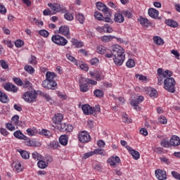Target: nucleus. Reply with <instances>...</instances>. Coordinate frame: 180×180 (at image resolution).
<instances>
[{
	"label": "nucleus",
	"mask_w": 180,
	"mask_h": 180,
	"mask_svg": "<svg viewBox=\"0 0 180 180\" xmlns=\"http://www.w3.org/2000/svg\"><path fill=\"white\" fill-rule=\"evenodd\" d=\"M23 88H32V83L29 81V80H25L24 83H23Z\"/></svg>",
	"instance_id": "5fc2aeb1"
},
{
	"label": "nucleus",
	"mask_w": 180,
	"mask_h": 180,
	"mask_svg": "<svg viewBox=\"0 0 180 180\" xmlns=\"http://www.w3.org/2000/svg\"><path fill=\"white\" fill-rule=\"evenodd\" d=\"M4 88L6 89V91H8L9 92H18V87L10 82L6 84Z\"/></svg>",
	"instance_id": "f3484780"
},
{
	"label": "nucleus",
	"mask_w": 180,
	"mask_h": 180,
	"mask_svg": "<svg viewBox=\"0 0 180 180\" xmlns=\"http://www.w3.org/2000/svg\"><path fill=\"white\" fill-rule=\"evenodd\" d=\"M25 140V144L26 146H29L30 147H36V141L30 140V139L27 138L24 139Z\"/></svg>",
	"instance_id": "c85d7f7f"
},
{
	"label": "nucleus",
	"mask_w": 180,
	"mask_h": 180,
	"mask_svg": "<svg viewBox=\"0 0 180 180\" xmlns=\"http://www.w3.org/2000/svg\"><path fill=\"white\" fill-rule=\"evenodd\" d=\"M108 162L111 165V167L116 168V165H119V164H120V158L117 156H112L111 158L108 160Z\"/></svg>",
	"instance_id": "4468645a"
},
{
	"label": "nucleus",
	"mask_w": 180,
	"mask_h": 180,
	"mask_svg": "<svg viewBox=\"0 0 180 180\" xmlns=\"http://www.w3.org/2000/svg\"><path fill=\"white\" fill-rule=\"evenodd\" d=\"M82 110L84 115H94V108L88 104H84L82 106Z\"/></svg>",
	"instance_id": "2eb2a0df"
},
{
	"label": "nucleus",
	"mask_w": 180,
	"mask_h": 180,
	"mask_svg": "<svg viewBox=\"0 0 180 180\" xmlns=\"http://www.w3.org/2000/svg\"><path fill=\"white\" fill-rule=\"evenodd\" d=\"M32 158H34V160H37V161L40 160H43V156H41V155H40L37 152H34L32 154Z\"/></svg>",
	"instance_id": "79ce46f5"
},
{
	"label": "nucleus",
	"mask_w": 180,
	"mask_h": 180,
	"mask_svg": "<svg viewBox=\"0 0 180 180\" xmlns=\"http://www.w3.org/2000/svg\"><path fill=\"white\" fill-rule=\"evenodd\" d=\"M81 92H88L89 91V87L88 86V83L82 84L79 86Z\"/></svg>",
	"instance_id": "f704fd0d"
},
{
	"label": "nucleus",
	"mask_w": 180,
	"mask_h": 180,
	"mask_svg": "<svg viewBox=\"0 0 180 180\" xmlns=\"http://www.w3.org/2000/svg\"><path fill=\"white\" fill-rule=\"evenodd\" d=\"M37 165L39 168H41V169H44V168H47V164H46V162L43 161L42 160H39L38 161Z\"/></svg>",
	"instance_id": "58836bf2"
},
{
	"label": "nucleus",
	"mask_w": 180,
	"mask_h": 180,
	"mask_svg": "<svg viewBox=\"0 0 180 180\" xmlns=\"http://www.w3.org/2000/svg\"><path fill=\"white\" fill-rule=\"evenodd\" d=\"M93 153H94V155H95V154H99L100 155H103V149L97 148V149H95L94 151H93Z\"/></svg>",
	"instance_id": "69168bd1"
},
{
	"label": "nucleus",
	"mask_w": 180,
	"mask_h": 180,
	"mask_svg": "<svg viewBox=\"0 0 180 180\" xmlns=\"http://www.w3.org/2000/svg\"><path fill=\"white\" fill-rule=\"evenodd\" d=\"M105 57H107V58H112V57H113V53L112 51V49L110 50L108 49L106 51Z\"/></svg>",
	"instance_id": "0e129e2a"
},
{
	"label": "nucleus",
	"mask_w": 180,
	"mask_h": 180,
	"mask_svg": "<svg viewBox=\"0 0 180 180\" xmlns=\"http://www.w3.org/2000/svg\"><path fill=\"white\" fill-rule=\"evenodd\" d=\"M168 77H172V72L169 70H165L164 72V75L158 76V84L162 85V82L164 79H167Z\"/></svg>",
	"instance_id": "9d476101"
},
{
	"label": "nucleus",
	"mask_w": 180,
	"mask_h": 180,
	"mask_svg": "<svg viewBox=\"0 0 180 180\" xmlns=\"http://www.w3.org/2000/svg\"><path fill=\"white\" fill-rule=\"evenodd\" d=\"M65 13L64 15V18L65 19H66V20H74V15H72V14H71V13L68 12V11H67L66 9V12L63 13Z\"/></svg>",
	"instance_id": "7c9ffc66"
},
{
	"label": "nucleus",
	"mask_w": 180,
	"mask_h": 180,
	"mask_svg": "<svg viewBox=\"0 0 180 180\" xmlns=\"http://www.w3.org/2000/svg\"><path fill=\"white\" fill-rule=\"evenodd\" d=\"M153 41L155 44H158L159 46H162V44H164V40L160 37H155L153 38Z\"/></svg>",
	"instance_id": "473e14b6"
},
{
	"label": "nucleus",
	"mask_w": 180,
	"mask_h": 180,
	"mask_svg": "<svg viewBox=\"0 0 180 180\" xmlns=\"http://www.w3.org/2000/svg\"><path fill=\"white\" fill-rule=\"evenodd\" d=\"M136 78H137L138 79H139V81H142V82H144V81H147V77L143 75H140V74H136L135 75Z\"/></svg>",
	"instance_id": "09e8293b"
},
{
	"label": "nucleus",
	"mask_w": 180,
	"mask_h": 180,
	"mask_svg": "<svg viewBox=\"0 0 180 180\" xmlns=\"http://www.w3.org/2000/svg\"><path fill=\"white\" fill-rule=\"evenodd\" d=\"M122 15L126 16V18H128L130 19L131 18V13L129 11H122Z\"/></svg>",
	"instance_id": "4d7b16f0"
},
{
	"label": "nucleus",
	"mask_w": 180,
	"mask_h": 180,
	"mask_svg": "<svg viewBox=\"0 0 180 180\" xmlns=\"http://www.w3.org/2000/svg\"><path fill=\"white\" fill-rule=\"evenodd\" d=\"M176 84V82L174 77H167V78L164 79V88L167 92L171 94H175V91H176L175 89Z\"/></svg>",
	"instance_id": "f03ea898"
},
{
	"label": "nucleus",
	"mask_w": 180,
	"mask_h": 180,
	"mask_svg": "<svg viewBox=\"0 0 180 180\" xmlns=\"http://www.w3.org/2000/svg\"><path fill=\"white\" fill-rule=\"evenodd\" d=\"M149 96H150V98H157V96H158L157 90H151L149 94Z\"/></svg>",
	"instance_id": "052dcab7"
},
{
	"label": "nucleus",
	"mask_w": 180,
	"mask_h": 180,
	"mask_svg": "<svg viewBox=\"0 0 180 180\" xmlns=\"http://www.w3.org/2000/svg\"><path fill=\"white\" fill-rule=\"evenodd\" d=\"M158 122L159 123H161V124H167L168 120H167V117H165V116L161 115L158 118Z\"/></svg>",
	"instance_id": "49530a36"
},
{
	"label": "nucleus",
	"mask_w": 180,
	"mask_h": 180,
	"mask_svg": "<svg viewBox=\"0 0 180 180\" xmlns=\"http://www.w3.org/2000/svg\"><path fill=\"white\" fill-rule=\"evenodd\" d=\"M126 65L128 67V68H133V67L136 66V62H134V60L133 59H129L126 63Z\"/></svg>",
	"instance_id": "ea45409f"
},
{
	"label": "nucleus",
	"mask_w": 180,
	"mask_h": 180,
	"mask_svg": "<svg viewBox=\"0 0 180 180\" xmlns=\"http://www.w3.org/2000/svg\"><path fill=\"white\" fill-rule=\"evenodd\" d=\"M22 98L25 102H28V103H32V102H36L37 93L34 90L32 91H27L24 93Z\"/></svg>",
	"instance_id": "39448f33"
},
{
	"label": "nucleus",
	"mask_w": 180,
	"mask_h": 180,
	"mask_svg": "<svg viewBox=\"0 0 180 180\" xmlns=\"http://www.w3.org/2000/svg\"><path fill=\"white\" fill-rule=\"evenodd\" d=\"M28 61L30 64H32V65H35V64H37V58L34 56H31L30 58L28 59Z\"/></svg>",
	"instance_id": "37998d69"
},
{
	"label": "nucleus",
	"mask_w": 180,
	"mask_h": 180,
	"mask_svg": "<svg viewBox=\"0 0 180 180\" xmlns=\"http://www.w3.org/2000/svg\"><path fill=\"white\" fill-rule=\"evenodd\" d=\"M155 174L156 178H158L159 180H164L167 178V172L165 170H155Z\"/></svg>",
	"instance_id": "dca6fc26"
},
{
	"label": "nucleus",
	"mask_w": 180,
	"mask_h": 180,
	"mask_svg": "<svg viewBox=\"0 0 180 180\" xmlns=\"http://www.w3.org/2000/svg\"><path fill=\"white\" fill-rule=\"evenodd\" d=\"M144 101V97L139 96L136 100L132 99L131 101V105L136 110H140V107H139V103H141Z\"/></svg>",
	"instance_id": "9b49d317"
},
{
	"label": "nucleus",
	"mask_w": 180,
	"mask_h": 180,
	"mask_svg": "<svg viewBox=\"0 0 180 180\" xmlns=\"http://www.w3.org/2000/svg\"><path fill=\"white\" fill-rule=\"evenodd\" d=\"M59 33L65 36L67 39H71V35H70V28L66 25H63L59 28Z\"/></svg>",
	"instance_id": "ddd939ff"
},
{
	"label": "nucleus",
	"mask_w": 180,
	"mask_h": 180,
	"mask_svg": "<svg viewBox=\"0 0 180 180\" xmlns=\"http://www.w3.org/2000/svg\"><path fill=\"white\" fill-rule=\"evenodd\" d=\"M110 50L112 51L113 56L124 54V49L118 44L112 45Z\"/></svg>",
	"instance_id": "6e6552de"
},
{
	"label": "nucleus",
	"mask_w": 180,
	"mask_h": 180,
	"mask_svg": "<svg viewBox=\"0 0 180 180\" xmlns=\"http://www.w3.org/2000/svg\"><path fill=\"white\" fill-rule=\"evenodd\" d=\"M166 25L169 26L170 27H178L179 25L178 22L174 20L168 19L165 20Z\"/></svg>",
	"instance_id": "393cba45"
},
{
	"label": "nucleus",
	"mask_w": 180,
	"mask_h": 180,
	"mask_svg": "<svg viewBox=\"0 0 180 180\" xmlns=\"http://www.w3.org/2000/svg\"><path fill=\"white\" fill-rule=\"evenodd\" d=\"M14 137H16V139H19L20 140H24L27 139V136L23 134L20 131H16L13 134Z\"/></svg>",
	"instance_id": "a878e982"
},
{
	"label": "nucleus",
	"mask_w": 180,
	"mask_h": 180,
	"mask_svg": "<svg viewBox=\"0 0 180 180\" xmlns=\"http://www.w3.org/2000/svg\"><path fill=\"white\" fill-rule=\"evenodd\" d=\"M64 119V117L63 116V114L58 113L55 115L53 120L55 124H60L61 123V121Z\"/></svg>",
	"instance_id": "4be33fe9"
},
{
	"label": "nucleus",
	"mask_w": 180,
	"mask_h": 180,
	"mask_svg": "<svg viewBox=\"0 0 180 180\" xmlns=\"http://www.w3.org/2000/svg\"><path fill=\"white\" fill-rule=\"evenodd\" d=\"M60 147V143L57 141H53L48 144V148L49 150H57Z\"/></svg>",
	"instance_id": "5701e85b"
},
{
	"label": "nucleus",
	"mask_w": 180,
	"mask_h": 180,
	"mask_svg": "<svg viewBox=\"0 0 180 180\" xmlns=\"http://www.w3.org/2000/svg\"><path fill=\"white\" fill-rule=\"evenodd\" d=\"M96 6L97 9L98 11H101L103 13H105V14L110 13V11L108 8V6H106V5H105V4H103L102 2H97L96 4Z\"/></svg>",
	"instance_id": "f8f14e48"
},
{
	"label": "nucleus",
	"mask_w": 180,
	"mask_h": 180,
	"mask_svg": "<svg viewBox=\"0 0 180 180\" xmlns=\"http://www.w3.org/2000/svg\"><path fill=\"white\" fill-rule=\"evenodd\" d=\"M58 129H60V131H67V124L61 123L58 126Z\"/></svg>",
	"instance_id": "603ef678"
},
{
	"label": "nucleus",
	"mask_w": 180,
	"mask_h": 180,
	"mask_svg": "<svg viewBox=\"0 0 180 180\" xmlns=\"http://www.w3.org/2000/svg\"><path fill=\"white\" fill-rule=\"evenodd\" d=\"M79 140L81 143H89L91 141V136L86 131H82L79 134Z\"/></svg>",
	"instance_id": "0eeeda50"
},
{
	"label": "nucleus",
	"mask_w": 180,
	"mask_h": 180,
	"mask_svg": "<svg viewBox=\"0 0 180 180\" xmlns=\"http://www.w3.org/2000/svg\"><path fill=\"white\" fill-rule=\"evenodd\" d=\"M13 79V82H15V84H16V85H18V86H23V82L22 81V79H20V78L14 77Z\"/></svg>",
	"instance_id": "c03bdc74"
},
{
	"label": "nucleus",
	"mask_w": 180,
	"mask_h": 180,
	"mask_svg": "<svg viewBox=\"0 0 180 180\" xmlns=\"http://www.w3.org/2000/svg\"><path fill=\"white\" fill-rule=\"evenodd\" d=\"M122 122L124 123H128L129 124V123H131L132 120H131V119H129V117H127V115L125 114V115H124L122 117Z\"/></svg>",
	"instance_id": "680f3d73"
},
{
	"label": "nucleus",
	"mask_w": 180,
	"mask_h": 180,
	"mask_svg": "<svg viewBox=\"0 0 180 180\" xmlns=\"http://www.w3.org/2000/svg\"><path fill=\"white\" fill-rule=\"evenodd\" d=\"M172 175L174 178H175V179H179L180 180V174L175 172V171H173L172 172Z\"/></svg>",
	"instance_id": "338daca9"
},
{
	"label": "nucleus",
	"mask_w": 180,
	"mask_h": 180,
	"mask_svg": "<svg viewBox=\"0 0 180 180\" xmlns=\"http://www.w3.org/2000/svg\"><path fill=\"white\" fill-rule=\"evenodd\" d=\"M126 148L128 150L134 160H139V158H140V153H139V151L134 150L130 146H126Z\"/></svg>",
	"instance_id": "a211bd4d"
},
{
	"label": "nucleus",
	"mask_w": 180,
	"mask_h": 180,
	"mask_svg": "<svg viewBox=\"0 0 180 180\" xmlns=\"http://www.w3.org/2000/svg\"><path fill=\"white\" fill-rule=\"evenodd\" d=\"M114 20L116 23H123V22H124V17L123 14L117 13L115 14Z\"/></svg>",
	"instance_id": "aec40b11"
},
{
	"label": "nucleus",
	"mask_w": 180,
	"mask_h": 180,
	"mask_svg": "<svg viewBox=\"0 0 180 180\" xmlns=\"http://www.w3.org/2000/svg\"><path fill=\"white\" fill-rule=\"evenodd\" d=\"M113 39H116V37L111 35H104L101 37V41H104L105 43H109V41H110V40H113Z\"/></svg>",
	"instance_id": "cd10ccee"
},
{
	"label": "nucleus",
	"mask_w": 180,
	"mask_h": 180,
	"mask_svg": "<svg viewBox=\"0 0 180 180\" xmlns=\"http://www.w3.org/2000/svg\"><path fill=\"white\" fill-rule=\"evenodd\" d=\"M56 75L54 72H47L46 73V78L42 82V86L46 88V89H54L56 86H57V82L54 81V78H56Z\"/></svg>",
	"instance_id": "f257e3e1"
},
{
	"label": "nucleus",
	"mask_w": 180,
	"mask_h": 180,
	"mask_svg": "<svg viewBox=\"0 0 180 180\" xmlns=\"http://www.w3.org/2000/svg\"><path fill=\"white\" fill-rule=\"evenodd\" d=\"M71 42L72 43L73 46H75L77 49H81V47L84 46V44L78 41V39H72Z\"/></svg>",
	"instance_id": "bb28decb"
},
{
	"label": "nucleus",
	"mask_w": 180,
	"mask_h": 180,
	"mask_svg": "<svg viewBox=\"0 0 180 180\" xmlns=\"http://www.w3.org/2000/svg\"><path fill=\"white\" fill-rule=\"evenodd\" d=\"M41 134L42 136H46V137H50V136H51V133L47 129H42Z\"/></svg>",
	"instance_id": "6e6d98bb"
},
{
	"label": "nucleus",
	"mask_w": 180,
	"mask_h": 180,
	"mask_svg": "<svg viewBox=\"0 0 180 180\" xmlns=\"http://www.w3.org/2000/svg\"><path fill=\"white\" fill-rule=\"evenodd\" d=\"M97 30L99 33H106V24L103 27H97Z\"/></svg>",
	"instance_id": "bf43d9fd"
},
{
	"label": "nucleus",
	"mask_w": 180,
	"mask_h": 180,
	"mask_svg": "<svg viewBox=\"0 0 180 180\" xmlns=\"http://www.w3.org/2000/svg\"><path fill=\"white\" fill-rule=\"evenodd\" d=\"M160 146H162V147H165V148H169V147H171V141H168L165 139L162 140L160 142Z\"/></svg>",
	"instance_id": "c9c22d12"
},
{
	"label": "nucleus",
	"mask_w": 180,
	"mask_h": 180,
	"mask_svg": "<svg viewBox=\"0 0 180 180\" xmlns=\"http://www.w3.org/2000/svg\"><path fill=\"white\" fill-rule=\"evenodd\" d=\"M158 10L155 8H149L148 10V15L150 16V18H153V19H157L158 18Z\"/></svg>",
	"instance_id": "412c9836"
},
{
	"label": "nucleus",
	"mask_w": 180,
	"mask_h": 180,
	"mask_svg": "<svg viewBox=\"0 0 180 180\" xmlns=\"http://www.w3.org/2000/svg\"><path fill=\"white\" fill-rule=\"evenodd\" d=\"M25 71H27V72H29L30 74H33V72H34V68H33V67L30 65H25Z\"/></svg>",
	"instance_id": "8fccbe9b"
},
{
	"label": "nucleus",
	"mask_w": 180,
	"mask_h": 180,
	"mask_svg": "<svg viewBox=\"0 0 180 180\" xmlns=\"http://www.w3.org/2000/svg\"><path fill=\"white\" fill-rule=\"evenodd\" d=\"M1 67L4 68V70H8L9 68V65H8V63L5 62V60H1L0 61Z\"/></svg>",
	"instance_id": "864d4df0"
},
{
	"label": "nucleus",
	"mask_w": 180,
	"mask_h": 180,
	"mask_svg": "<svg viewBox=\"0 0 180 180\" xmlns=\"http://www.w3.org/2000/svg\"><path fill=\"white\" fill-rule=\"evenodd\" d=\"M40 36H43V37H49V32L46 30H41L39 31Z\"/></svg>",
	"instance_id": "3c124183"
},
{
	"label": "nucleus",
	"mask_w": 180,
	"mask_h": 180,
	"mask_svg": "<svg viewBox=\"0 0 180 180\" xmlns=\"http://www.w3.org/2000/svg\"><path fill=\"white\" fill-rule=\"evenodd\" d=\"M139 22L142 26H146V27L147 26H148V19L147 18L140 17L139 19Z\"/></svg>",
	"instance_id": "72a5a7b5"
},
{
	"label": "nucleus",
	"mask_w": 180,
	"mask_h": 180,
	"mask_svg": "<svg viewBox=\"0 0 180 180\" xmlns=\"http://www.w3.org/2000/svg\"><path fill=\"white\" fill-rule=\"evenodd\" d=\"M43 15L44 16H50L51 15H53V11H51V10L47 8V9H45L44 11H43Z\"/></svg>",
	"instance_id": "e2e57ef3"
},
{
	"label": "nucleus",
	"mask_w": 180,
	"mask_h": 180,
	"mask_svg": "<svg viewBox=\"0 0 180 180\" xmlns=\"http://www.w3.org/2000/svg\"><path fill=\"white\" fill-rule=\"evenodd\" d=\"M59 143L62 146H67L68 144V136L67 135H62L59 137Z\"/></svg>",
	"instance_id": "b1692460"
},
{
	"label": "nucleus",
	"mask_w": 180,
	"mask_h": 180,
	"mask_svg": "<svg viewBox=\"0 0 180 180\" xmlns=\"http://www.w3.org/2000/svg\"><path fill=\"white\" fill-rule=\"evenodd\" d=\"M170 145L173 146V147H176L178 146H180V139L177 136H173L170 139Z\"/></svg>",
	"instance_id": "6ab92c4d"
},
{
	"label": "nucleus",
	"mask_w": 180,
	"mask_h": 180,
	"mask_svg": "<svg viewBox=\"0 0 180 180\" xmlns=\"http://www.w3.org/2000/svg\"><path fill=\"white\" fill-rule=\"evenodd\" d=\"M76 19L82 25L84 24V22H85V16H84V14L82 13H77L76 15Z\"/></svg>",
	"instance_id": "c756f323"
},
{
	"label": "nucleus",
	"mask_w": 180,
	"mask_h": 180,
	"mask_svg": "<svg viewBox=\"0 0 180 180\" xmlns=\"http://www.w3.org/2000/svg\"><path fill=\"white\" fill-rule=\"evenodd\" d=\"M48 6L50 8L53 15L56 13H64L67 12V8L57 3H49Z\"/></svg>",
	"instance_id": "7ed1b4c3"
},
{
	"label": "nucleus",
	"mask_w": 180,
	"mask_h": 180,
	"mask_svg": "<svg viewBox=\"0 0 180 180\" xmlns=\"http://www.w3.org/2000/svg\"><path fill=\"white\" fill-rule=\"evenodd\" d=\"M94 17L97 19V20H103V22H106L107 23H113V20H112V13H104V16L102 13L96 11L94 13Z\"/></svg>",
	"instance_id": "20e7f679"
},
{
	"label": "nucleus",
	"mask_w": 180,
	"mask_h": 180,
	"mask_svg": "<svg viewBox=\"0 0 180 180\" xmlns=\"http://www.w3.org/2000/svg\"><path fill=\"white\" fill-rule=\"evenodd\" d=\"M125 58H126V55L124 53L121 55H115L114 56L113 60L115 65L120 67V65H122L123 63H124Z\"/></svg>",
	"instance_id": "1a4fd4ad"
},
{
	"label": "nucleus",
	"mask_w": 180,
	"mask_h": 180,
	"mask_svg": "<svg viewBox=\"0 0 180 180\" xmlns=\"http://www.w3.org/2000/svg\"><path fill=\"white\" fill-rule=\"evenodd\" d=\"M94 94L96 98H102L103 96V91L101 89H96Z\"/></svg>",
	"instance_id": "a19ab883"
},
{
	"label": "nucleus",
	"mask_w": 180,
	"mask_h": 180,
	"mask_svg": "<svg viewBox=\"0 0 180 180\" xmlns=\"http://www.w3.org/2000/svg\"><path fill=\"white\" fill-rule=\"evenodd\" d=\"M7 101L8 96L0 90V101L3 102V103H6Z\"/></svg>",
	"instance_id": "2f4dec72"
},
{
	"label": "nucleus",
	"mask_w": 180,
	"mask_h": 180,
	"mask_svg": "<svg viewBox=\"0 0 180 180\" xmlns=\"http://www.w3.org/2000/svg\"><path fill=\"white\" fill-rule=\"evenodd\" d=\"M107 50L108 49L102 45L97 47V53H98V54H105Z\"/></svg>",
	"instance_id": "e433bc0d"
},
{
	"label": "nucleus",
	"mask_w": 180,
	"mask_h": 180,
	"mask_svg": "<svg viewBox=\"0 0 180 180\" xmlns=\"http://www.w3.org/2000/svg\"><path fill=\"white\" fill-rule=\"evenodd\" d=\"M51 40L53 43L57 44L58 46H67L68 44V41L64 38V37H61V35H53Z\"/></svg>",
	"instance_id": "423d86ee"
},
{
	"label": "nucleus",
	"mask_w": 180,
	"mask_h": 180,
	"mask_svg": "<svg viewBox=\"0 0 180 180\" xmlns=\"http://www.w3.org/2000/svg\"><path fill=\"white\" fill-rule=\"evenodd\" d=\"M80 68L81 70H83V71H88V70H89V67H88V65L85 63H82L80 65Z\"/></svg>",
	"instance_id": "774afa93"
},
{
	"label": "nucleus",
	"mask_w": 180,
	"mask_h": 180,
	"mask_svg": "<svg viewBox=\"0 0 180 180\" xmlns=\"http://www.w3.org/2000/svg\"><path fill=\"white\" fill-rule=\"evenodd\" d=\"M95 78L97 81H101V79H103L104 77L103 75H102V72L96 71Z\"/></svg>",
	"instance_id": "a18cd8bd"
},
{
	"label": "nucleus",
	"mask_w": 180,
	"mask_h": 180,
	"mask_svg": "<svg viewBox=\"0 0 180 180\" xmlns=\"http://www.w3.org/2000/svg\"><path fill=\"white\" fill-rule=\"evenodd\" d=\"M12 121L14 122L16 126L19 125V115H15L12 117Z\"/></svg>",
	"instance_id": "13d9d810"
},
{
	"label": "nucleus",
	"mask_w": 180,
	"mask_h": 180,
	"mask_svg": "<svg viewBox=\"0 0 180 180\" xmlns=\"http://www.w3.org/2000/svg\"><path fill=\"white\" fill-rule=\"evenodd\" d=\"M18 152L20 153L22 158H24V160H27L29 159V153H27V151L26 150H18Z\"/></svg>",
	"instance_id": "4c0bfd02"
},
{
	"label": "nucleus",
	"mask_w": 180,
	"mask_h": 180,
	"mask_svg": "<svg viewBox=\"0 0 180 180\" xmlns=\"http://www.w3.org/2000/svg\"><path fill=\"white\" fill-rule=\"evenodd\" d=\"M23 44H25V42L21 39H18L15 41V46L18 47V49H20Z\"/></svg>",
	"instance_id": "de8ad7c7"
}]
</instances>
